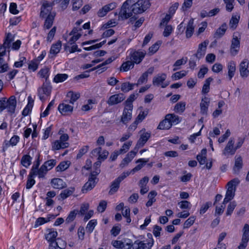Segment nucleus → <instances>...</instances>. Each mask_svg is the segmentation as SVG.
<instances>
[{"instance_id": "393cba45", "label": "nucleus", "mask_w": 249, "mask_h": 249, "mask_svg": "<svg viewBox=\"0 0 249 249\" xmlns=\"http://www.w3.org/2000/svg\"><path fill=\"white\" fill-rule=\"evenodd\" d=\"M69 144L66 142H62L58 140L55 141L52 146L53 150H59L60 149H64L69 146Z\"/></svg>"}, {"instance_id": "f257e3e1", "label": "nucleus", "mask_w": 249, "mask_h": 249, "mask_svg": "<svg viewBox=\"0 0 249 249\" xmlns=\"http://www.w3.org/2000/svg\"><path fill=\"white\" fill-rule=\"evenodd\" d=\"M16 106L17 100L14 95L10 96L8 100L6 97L0 98V112L6 109L8 113L14 114Z\"/></svg>"}, {"instance_id": "7c9ffc66", "label": "nucleus", "mask_w": 249, "mask_h": 249, "mask_svg": "<svg viewBox=\"0 0 249 249\" xmlns=\"http://www.w3.org/2000/svg\"><path fill=\"white\" fill-rule=\"evenodd\" d=\"M101 150L102 148L100 147L94 149L93 150V152L94 153L97 152L99 154L98 160L102 161V160L103 161L107 158L109 153L107 151L104 150L101 154H100L101 153Z\"/></svg>"}, {"instance_id": "f704fd0d", "label": "nucleus", "mask_w": 249, "mask_h": 249, "mask_svg": "<svg viewBox=\"0 0 249 249\" xmlns=\"http://www.w3.org/2000/svg\"><path fill=\"white\" fill-rule=\"evenodd\" d=\"M134 66V63L131 60H128L123 63L121 67L120 71H127Z\"/></svg>"}, {"instance_id": "cd10ccee", "label": "nucleus", "mask_w": 249, "mask_h": 249, "mask_svg": "<svg viewBox=\"0 0 249 249\" xmlns=\"http://www.w3.org/2000/svg\"><path fill=\"white\" fill-rule=\"evenodd\" d=\"M120 182H119L116 179L113 180L110 185V190L108 194L110 195H112L117 192L120 187Z\"/></svg>"}, {"instance_id": "f8f14e48", "label": "nucleus", "mask_w": 249, "mask_h": 249, "mask_svg": "<svg viewBox=\"0 0 249 249\" xmlns=\"http://www.w3.org/2000/svg\"><path fill=\"white\" fill-rule=\"evenodd\" d=\"M240 41L237 36H233L231 40V44L230 48V53L231 55H236L239 50Z\"/></svg>"}, {"instance_id": "423d86ee", "label": "nucleus", "mask_w": 249, "mask_h": 249, "mask_svg": "<svg viewBox=\"0 0 249 249\" xmlns=\"http://www.w3.org/2000/svg\"><path fill=\"white\" fill-rule=\"evenodd\" d=\"M53 5L52 3H49L47 0L44 1L41 7L40 18H44L50 14H55V13L51 12Z\"/></svg>"}, {"instance_id": "3c124183", "label": "nucleus", "mask_w": 249, "mask_h": 249, "mask_svg": "<svg viewBox=\"0 0 249 249\" xmlns=\"http://www.w3.org/2000/svg\"><path fill=\"white\" fill-rule=\"evenodd\" d=\"M78 213V211L76 210L71 211L66 219V222L67 223H69L73 221L75 218Z\"/></svg>"}, {"instance_id": "7ed1b4c3", "label": "nucleus", "mask_w": 249, "mask_h": 249, "mask_svg": "<svg viewBox=\"0 0 249 249\" xmlns=\"http://www.w3.org/2000/svg\"><path fill=\"white\" fill-rule=\"evenodd\" d=\"M132 1L130 8L132 13L135 15L142 13L149 7L150 5L149 1L143 0H138L135 3H133L134 0H132Z\"/></svg>"}, {"instance_id": "4be33fe9", "label": "nucleus", "mask_w": 249, "mask_h": 249, "mask_svg": "<svg viewBox=\"0 0 249 249\" xmlns=\"http://www.w3.org/2000/svg\"><path fill=\"white\" fill-rule=\"evenodd\" d=\"M149 161V159H139L136 162L140 163L137 165L135 167L132 169L130 172L132 174H134L136 172L140 170L145 164L146 163Z\"/></svg>"}, {"instance_id": "c756f323", "label": "nucleus", "mask_w": 249, "mask_h": 249, "mask_svg": "<svg viewBox=\"0 0 249 249\" xmlns=\"http://www.w3.org/2000/svg\"><path fill=\"white\" fill-rule=\"evenodd\" d=\"M242 159L241 157H239L235 160V164L233 168V173L238 174L242 168Z\"/></svg>"}, {"instance_id": "1a4fd4ad", "label": "nucleus", "mask_w": 249, "mask_h": 249, "mask_svg": "<svg viewBox=\"0 0 249 249\" xmlns=\"http://www.w3.org/2000/svg\"><path fill=\"white\" fill-rule=\"evenodd\" d=\"M125 97L123 93H118L111 95L107 101L109 106H113L121 103L125 99Z\"/></svg>"}, {"instance_id": "774afa93", "label": "nucleus", "mask_w": 249, "mask_h": 249, "mask_svg": "<svg viewBox=\"0 0 249 249\" xmlns=\"http://www.w3.org/2000/svg\"><path fill=\"white\" fill-rule=\"evenodd\" d=\"M131 144L132 142H128L124 143L119 150V153L122 154L125 153L129 149V147Z\"/></svg>"}, {"instance_id": "09e8293b", "label": "nucleus", "mask_w": 249, "mask_h": 249, "mask_svg": "<svg viewBox=\"0 0 249 249\" xmlns=\"http://www.w3.org/2000/svg\"><path fill=\"white\" fill-rule=\"evenodd\" d=\"M67 97H70V103L73 104L80 97L79 93H74L73 91H69L67 95Z\"/></svg>"}, {"instance_id": "864d4df0", "label": "nucleus", "mask_w": 249, "mask_h": 249, "mask_svg": "<svg viewBox=\"0 0 249 249\" xmlns=\"http://www.w3.org/2000/svg\"><path fill=\"white\" fill-rule=\"evenodd\" d=\"M187 59L185 58V59L182 58V59H178L174 63L173 66L175 67L173 69L174 71H176L177 70L179 69V67L183 64H185L187 62Z\"/></svg>"}, {"instance_id": "f3484780", "label": "nucleus", "mask_w": 249, "mask_h": 249, "mask_svg": "<svg viewBox=\"0 0 249 249\" xmlns=\"http://www.w3.org/2000/svg\"><path fill=\"white\" fill-rule=\"evenodd\" d=\"M51 184L52 186L57 189H62L67 186L66 183L60 178H54L51 180Z\"/></svg>"}, {"instance_id": "0e129e2a", "label": "nucleus", "mask_w": 249, "mask_h": 249, "mask_svg": "<svg viewBox=\"0 0 249 249\" xmlns=\"http://www.w3.org/2000/svg\"><path fill=\"white\" fill-rule=\"evenodd\" d=\"M3 61L4 59L2 58H0V73L6 72L9 69L8 64H3Z\"/></svg>"}, {"instance_id": "e2e57ef3", "label": "nucleus", "mask_w": 249, "mask_h": 249, "mask_svg": "<svg viewBox=\"0 0 249 249\" xmlns=\"http://www.w3.org/2000/svg\"><path fill=\"white\" fill-rule=\"evenodd\" d=\"M212 202L211 201L207 202L206 203L203 204L200 210V213L201 214H204L206 213L207 210L212 206Z\"/></svg>"}, {"instance_id": "e433bc0d", "label": "nucleus", "mask_w": 249, "mask_h": 249, "mask_svg": "<svg viewBox=\"0 0 249 249\" xmlns=\"http://www.w3.org/2000/svg\"><path fill=\"white\" fill-rule=\"evenodd\" d=\"M226 25L223 24L221 27L218 28L214 34L213 37L215 38H219L222 37L225 33Z\"/></svg>"}, {"instance_id": "bb28decb", "label": "nucleus", "mask_w": 249, "mask_h": 249, "mask_svg": "<svg viewBox=\"0 0 249 249\" xmlns=\"http://www.w3.org/2000/svg\"><path fill=\"white\" fill-rule=\"evenodd\" d=\"M236 64L233 61H231L228 63V76L229 79L231 80L234 76Z\"/></svg>"}, {"instance_id": "5fc2aeb1", "label": "nucleus", "mask_w": 249, "mask_h": 249, "mask_svg": "<svg viewBox=\"0 0 249 249\" xmlns=\"http://www.w3.org/2000/svg\"><path fill=\"white\" fill-rule=\"evenodd\" d=\"M167 115H170L171 116L169 117L168 118L170 123L172 124V125L174 124H178L180 121L179 117L174 114H168Z\"/></svg>"}, {"instance_id": "9d476101", "label": "nucleus", "mask_w": 249, "mask_h": 249, "mask_svg": "<svg viewBox=\"0 0 249 249\" xmlns=\"http://www.w3.org/2000/svg\"><path fill=\"white\" fill-rule=\"evenodd\" d=\"M208 43V41L205 40L204 42L199 44L197 52L196 53L194 54V56L196 57L198 59H200L204 57L206 53V50Z\"/></svg>"}, {"instance_id": "603ef678", "label": "nucleus", "mask_w": 249, "mask_h": 249, "mask_svg": "<svg viewBox=\"0 0 249 249\" xmlns=\"http://www.w3.org/2000/svg\"><path fill=\"white\" fill-rule=\"evenodd\" d=\"M97 225V221L95 219L90 220L88 223L86 229L88 232L91 233L93 231L95 227Z\"/></svg>"}, {"instance_id": "aec40b11", "label": "nucleus", "mask_w": 249, "mask_h": 249, "mask_svg": "<svg viewBox=\"0 0 249 249\" xmlns=\"http://www.w3.org/2000/svg\"><path fill=\"white\" fill-rule=\"evenodd\" d=\"M135 150L136 151H131L128 153L126 157L123 159L122 162L120 164V166L121 167H124L126 164L129 163L132 160L138 151H137V149Z\"/></svg>"}, {"instance_id": "79ce46f5", "label": "nucleus", "mask_w": 249, "mask_h": 249, "mask_svg": "<svg viewBox=\"0 0 249 249\" xmlns=\"http://www.w3.org/2000/svg\"><path fill=\"white\" fill-rule=\"evenodd\" d=\"M36 176V174H32V172H30L29 175L28 176L27 180L26 182V189H29L31 188L35 184V180L33 178V177Z\"/></svg>"}, {"instance_id": "ddd939ff", "label": "nucleus", "mask_w": 249, "mask_h": 249, "mask_svg": "<svg viewBox=\"0 0 249 249\" xmlns=\"http://www.w3.org/2000/svg\"><path fill=\"white\" fill-rule=\"evenodd\" d=\"M234 143V140L231 138L228 142L227 145L223 151V154L224 155L227 156L228 154L233 155L235 154L236 151V148H235L233 147Z\"/></svg>"}, {"instance_id": "39448f33", "label": "nucleus", "mask_w": 249, "mask_h": 249, "mask_svg": "<svg viewBox=\"0 0 249 249\" xmlns=\"http://www.w3.org/2000/svg\"><path fill=\"white\" fill-rule=\"evenodd\" d=\"M98 179L94 175H89L88 180L82 187L81 191L83 193H87L93 189L97 183Z\"/></svg>"}, {"instance_id": "2f4dec72", "label": "nucleus", "mask_w": 249, "mask_h": 249, "mask_svg": "<svg viewBox=\"0 0 249 249\" xmlns=\"http://www.w3.org/2000/svg\"><path fill=\"white\" fill-rule=\"evenodd\" d=\"M135 84L130 83L129 82H124L122 84L120 89L124 92H127L129 91L132 90Z\"/></svg>"}, {"instance_id": "4c0bfd02", "label": "nucleus", "mask_w": 249, "mask_h": 249, "mask_svg": "<svg viewBox=\"0 0 249 249\" xmlns=\"http://www.w3.org/2000/svg\"><path fill=\"white\" fill-rule=\"evenodd\" d=\"M75 191L74 187H71L69 189L63 190L60 194V196L62 199H65L71 196Z\"/></svg>"}, {"instance_id": "37998d69", "label": "nucleus", "mask_w": 249, "mask_h": 249, "mask_svg": "<svg viewBox=\"0 0 249 249\" xmlns=\"http://www.w3.org/2000/svg\"><path fill=\"white\" fill-rule=\"evenodd\" d=\"M148 114L147 111H141L137 117L136 120L135 121L134 124V127H136L138 124L141 122H142L147 116Z\"/></svg>"}, {"instance_id": "6e6d98bb", "label": "nucleus", "mask_w": 249, "mask_h": 249, "mask_svg": "<svg viewBox=\"0 0 249 249\" xmlns=\"http://www.w3.org/2000/svg\"><path fill=\"white\" fill-rule=\"evenodd\" d=\"M243 234L242 238L244 240H249V225L248 224H245L243 229Z\"/></svg>"}, {"instance_id": "4468645a", "label": "nucleus", "mask_w": 249, "mask_h": 249, "mask_svg": "<svg viewBox=\"0 0 249 249\" xmlns=\"http://www.w3.org/2000/svg\"><path fill=\"white\" fill-rule=\"evenodd\" d=\"M133 108L125 106L121 117V122L124 124H127L132 118V111Z\"/></svg>"}, {"instance_id": "052dcab7", "label": "nucleus", "mask_w": 249, "mask_h": 249, "mask_svg": "<svg viewBox=\"0 0 249 249\" xmlns=\"http://www.w3.org/2000/svg\"><path fill=\"white\" fill-rule=\"evenodd\" d=\"M54 104V100H53L52 101H51V102L49 103L45 111L43 113H41L40 117H45L49 115V111L50 110L51 107L53 106Z\"/></svg>"}, {"instance_id": "a211bd4d", "label": "nucleus", "mask_w": 249, "mask_h": 249, "mask_svg": "<svg viewBox=\"0 0 249 249\" xmlns=\"http://www.w3.org/2000/svg\"><path fill=\"white\" fill-rule=\"evenodd\" d=\"M249 63L247 61L243 60L240 64V73L242 77H247L249 74V71L248 70Z\"/></svg>"}, {"instance_id": "9b49d317", "label": "nucleus", "mask_w": 249, "mask_h": 249, "mask_svg": "<svg viewBox=\"0 0 249 249\" xmlns=\"http://www.w3.org/2000/svg\"><path fill=\"white\" fill-rule=\"evenodd\" d=\"M150 132H143L142 134H141L140 138L138 141L135 147L134 150L137 149V151H138L140 147L143 146L148 140L150 138Z\"/></svg>"}, {"instance_id": "473e14b6", "label": "nucleus", "mask_w": 249, "mask_h": 249, "mask_svg": "<svg viewBox=\"0 0 249 249\" xmlns=\"http://www.w3.org/2000/svg\"><path fill=\"white\" fill-rule=\"evenodd\" d=\"M194 20L191 19L188 22L186 31V36L187 38L191 37L194 33V28L193 26Z\"/></svg>"}, {"instance_id": "c03bdc74", "label": "nucleus", "mask_w": 249, "mask_h": 249, "mask_svg": "<svg viewBox=\"0 0 249 249\" xmlns=\"http://www.w3.org/2000/svg\"><path fill=\"white\" fill-rule=\"evenodd\" d=\"M69 161H64L61 162L59 165L56 166L55 170L56 172H62L66 170L69 167Z\"/></svg>"}, {"instance_id": "6e6552de", "label": "nucleus", "mask_w": 249, "mask_h": 249, "mask_svg": "<svg viewBox=\"0 0 249 249\" xmlns=\"http://www.w3.org/2000/svg\"><path fill=\"white\" fill-rule=\"evenodd\" d=\"M154 244V240L152 239L147 243H145L144 241L136 240L134 243L133 249H151Z\"/></svg>"}, {"instance_id": "0eeeda50", "label": "nucleus", "mask_w": 249, "mask_h": 249, "mask_svg": "<svg viewBox=\"0 0 249 249\" xmlns=\"http://www.w3.org/2000/svg\"><path fill=\"white\" fill-rule=\"evenodd\" d=\"M51 87L47 83H43L41 87L38 89V96L42 101L45 100L44 95L49 96L51 93Z\"/></svg>"}, {"instance_id": "20e7f679", "label": "nucleus", "mask_w": 249, "mask_h": 249, "mask_svg": "<svg viewBox=\"0 0 249 249\" xmlns=\"http://www.w3.org/2000/svg\"><path fill=\"white\" fill-rule=\"evenodd\" d=\"M146 54L145 51L131 50L129 53L130 59L134 63L140 64Z\"/></svg>"}, {"instance_id": "bf43d9fd", "label": "nucleus", "mask_w": 249, "mask_h": 249, "mask_svg": "<svg viewBox=\"0 0 249 249\" xmlns=\"http://www.w3.org/2000/svg\"><path fill=\"white\" fill-rule=\"evenodd\" d=\"M179 207L182 209H190L192 206L191 203L187 200H182L178 203Z\"/></svg>"}, {"instance_id": "c85d7f7f", "label": "nucleus", "mask_w": 249, "mask_h": 249, "mask_svg": "<svg viewBox=\"0 0 249 249\" xmlns=\"http://www.w3.org/2000/svg\"><path fill=\"white\" fill-rule=\"evenodd\" d=\"M240 180L237 178H233L227 183V190L233 191L235 192L236 187L239 184Z\"/></svg>"}, {"instance_id": "412c9836", "label": "nucleus", "mask_w": 249, "mask_h": 249, "mask_svg": "<svg viewBox=\"0 0 249 249\" xmlns=\"http://www.w3.org/2000/svg\"><path fill=\"white\" fill-rule=\"evenodd\" d=\"M167 75L165 73H162L159 74L156 76L154 77L153 79V84L154 86H159L160 84H162L166 79Z\"/></svg>"}, {"instance_id": "a19ab883", "label": "nucleus", "mask_w": 249, "mask_h": 249, "mask_svg": "<svg viewBox=\"0 0 249 249\" xmlns=\"http://www.w3.org/2000/svg\"><path fill=\"white\" fill-rule=\"evenodd\" d=\"M138 93L131 94L124 102L125 106L133 108V102L137 98Z\"/></svg>"}, {"instance_id": "8fccbe9b", "label": "nucleus", "mask_w": 249, "mask_h": 249, "mask_svg": "<svg viewBox=\"0 0 249 249\" xmlns=\"http://www.w3.org/2000/svg\"><path fill=\"white\" fill-rule=\"evenodd\" d=\"M56 163V160L54 159H51L46 161L43 164H42L48 171L52 169Z\"/></svg>"}, {"instance_id": "58836bf2", "label": "nucleus", "mask_w": 249, "mask_h": 249, "mask_svg": "<svg viewBox=\"0 0 249 249\" xmlns=\"http://www.w3.org/2000/svg\"><path fill=\"white\" fill-rule=\"evenodd\" d=\"M57 236V232L55 231H50L45 237L46 239L51 244H53Z\"/></svg>"}, {"instance_id": "ea45409f", "label": "nucleus", "mask_w": 249, "mask_h": 249, "mask_svg": "<svg viewBox=\"0 0 249 249\" xmlns=\"http://www.w3.org/2000/svg\"><path fill=\"white\" fill-rule=\"evenodd\" d=\"M227 235V233L225 232H223L219 234V236L218 239V243L217 246L218 248H220V249H226V247L225 244L221 243V242L223 240ZM214 249H217V248H214Z\"/></svg>"}, {"instance_id": "69168bd1", "label": "nucleus", "mask_w": 249, "mask_h": 249, "mask_svg": "<svg viewBox=\"0 0 249 249\" xmlns=\"http://www.w3.org/2000/svg\"><path fill=\"white\" fill-rule=\"evenodd\" d=\"M82 0H72V10H78L82 5Z\"/></svg>"}, {"instance_id": "a18cd8bd", "label": "nucleus", "mask_w": 249, "mask_h": 249, "mask_svg": "<svg viewBox=\"0 0 249 249\" xmlns=\"http://www.w3.org/2000/svg\"><path fill=\"white\" fill-rule=\"evenodd\" d=\"M68 77V75L65 73H59L56 74L53 78V81L55 83H58L59 82H63L65 81Z\"/></svg>"}, {"instance_id": "13d9d810", "label": "nucleus", "mask_w": 249, "mask_h": 249, "mask_svg": "<svg viewBox=\"0 0 249 249\" xmlns=\"http://www.w3.org/2000/svg\"><path fill=\"white\" fill-rule=\"evenodd\" d=\"M123 243V247L124 249H131V248H133L134 247V243H133L132 241L129 239H125Z\"/></svg>"}, {"instance_id": "a878e982", "label": "nucleus", "mask_w": 249, "mask_h": 249, "mask_svg": "<svg viewBox=\"0 0 249 249\" xmlns=\"http://www.w3.org/2000/svg\"><path fill=\"white\" fill-rule=\"evenodd\" d=\"M55 16V14H50L45 18L44 28L49 29L52 26Z\"/></svg>"}, {"instance_id": "c9c22d12", "label": "nucleus", "mask_w": 249, "mask_h": 249, "mask_svg": "<svg viewBox=\"0 0 249 249\" xmlns=\"http://www.w3.org/2000/svg\"><path fill=\"white\" fill-rule=\"evenodd\" d=\"M101 165V161L98 160V161L94 163L93 167V170L91 172L89 175H94V177H96V176L98 175L101 172V170L100 169Z\"/></svg>"}, {"instance_id": "6ab92c4d", "label": "nucleus", "mask_w": 249, "mask_h": 249, "mask_svg": "<svg viewBox=\"0 0 249 249\" xmlns=\"http://www.w3.org/2000/svg\"><path fill=\"white\" fill-rule=\"evenodd\" d=\"M171 116L170 115H166L165 117V119L161 121L157 128L160 130L169 129L172 126V124L170 123L168 117Z\"/></svg>"}, {"instance_id": "4d7b16f0", "label": "nucleus", "mask_w": 249, "mask_h": 249, "mask_svg": "<svg viewBox=\"0 0 249 249\" xmlns=\"http://www.w3.org/2000/svg\"><path fill=\"white\" fill-rule=\"evenodd\" d=\"M195 219V216L190 217L185 221L183 225V228L186 229L191 227L194 223Z\"/></svg>"}, {"instance_id": "49530a36", "label": "nucleus", "mask_w": 249, "mask_h": 249, "mask_svg": "<svg viewBox=\"0 0 249 249\" xmlns=\"http://www.w3.org/2000/svg\"><path fill=\"white\" fill-rule=\"evenodd\" d=\"M48 169L42 165L39 169H36V176L38 175L39 178H44L48 172Z\"/></svg>"}, {"instance_id": "dca6fc26", "label": "nucleus", "mask_w": 249, "mask_h": 249, "mask_svg": "<svg viewBox=\"0 0 249 249\" xmlns=\"http://www.w3.org/2000/svg\"><path fill=\"white\" fill-rule=\"evenodd\" d=\"M61 45V42L60 41H58L56 43L53 44L52 45L49 54L50 58H53L60 52Z\"/></svg>"}, {"instance_id": "680f3d73", "label": "nucleus", "mask_w": 249, "mask_h": 249, "mask_svg": "<svg viewBox=\"0 0 249 249\" xmlns=\"http://www.w3.org/2000/svg\"><path fill=\"white\" fill-rule=\"evenodd\" d=\"M236 206V203L235 201H232L230 202V203L229 204L227 212H226V215H230L232 213L234 209H235V207Z\"/></svg>"}, {"instance_id": "f03ea898", "label": "nucleus", "mask_w": 249, "mask_h": 249, "mask_svg": "<svg viewBox=\"0 0 249 249\" xmlns=\"http://www.w3.org/2000/svg\"><path fill=\"white\" fill-rule=\"evenodd\" d=\"M132 2V0H126L123 3L119 12V20H124L132 16L133 13L130 8Z\"/></svg>"}, {"instance_id": "de8ad7c7", "label": "nucleus", "mask_w": 249, "mask_h": 249, "mask_svg": "<svg viewBox=\"0 0 249 249\" xmlns=\"http://www.w3.org/2000/svg\"><path fill=\"white\" fill-rule=\"evenodd\" d=\"M186 104L185 102H180L178 103L174 107V110L176 112L182 113L185 109Z\"/></svg>"}, {"instance_id": "338daca9", "label": "nucleus", "mask_w": 249, "mask_h": 249, "mask_svg": "<svg viewBox=\"0 0 249 249\" xmlns=\"http://www.w3.org/2000/svg\"><path fill=\"white\" fill-rule=\"evenodd\" d=\"M89 146L86 145L82 147L79 151L77 155V159L81 158L85 154H86L89 149Z\"/></svg>"}, {"instance_id": "b1692460", "label": "nucleus", "mask_w": 249, "mask_h": 249, "mask_svg": "<svg viewBox=\"0 0 249 249\" xmlns=\"http://www.w3.org/2000/svg\"><path fill=\"white\" fill-rule=\"evenodd\" d=\"M14 40V36L11 33H6L3 43L4 47H6L7 49H9L11 46V43Z\"/></svg>"}, {"instance_id": "72a5a7b5", "label": "nucleus", "mask_w": 249, "mask_h": 249, "mask_svg": "<svg viewBox=\"0 0 249 249\" xmlns=\"http://www.w3.org/2000/svg\"><path fill=\"white\" fill-rule=\"evenodd\" d=\"M33 158L29 155H24L21 160V164L26 168H28L32 163Z\"/></svg>"}, {"instance_id": "5701e85b", "label": "nucleus", "mask_w": 249, "mask_h": 249, "mask_svg": "<svg viewBox=\"0 0 249 249\" xmlns=\"http://www.w3.org/2000/svg\"><path fill=\"white\" fill-rule=\"evenodd\" d=\"M58 109L62 114H65L67 113L71 112L73 107L69 105L62 103L58 106Z\"/></svg>"}, {"instance_id": "2eb2a0df", "label": "nucleus", "mask_w": 249, "mask_h": 249, "mask_svg": "<svg viewBox=\"0 0 249 249\" xmlns=\"http://www.w3.org/2000/svg\"><path fill=\"white\" fill-rule=\"evenodd\" d=\"M210 104V99L207 97H204L202 99L200 104V113L203 115H207L208 110V107Z\"/></svg>"}]
</instances>
